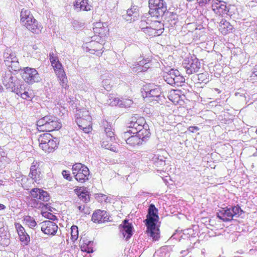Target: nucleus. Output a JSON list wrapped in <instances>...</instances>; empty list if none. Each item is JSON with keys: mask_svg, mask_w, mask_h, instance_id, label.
I'll return each instance as SVG.
<instances>
[{"mask_svg": "<svg viewBox=\"0 0 257 257\" xmlns=\"http://www.w3.org/2000/svg\"><path fill=\"white\" fill-rule=\"evenodd\" d=\"M50 61L52 64H53L56 61H58L57 57L55 56L53 53L49 54Z\"/></svg>", "mask_w": 257, "mask_h": 257, "instance_id": "obj_50", "label": "nucleus"}, {"mask_svg": "<svg viewBox=\"0 0 257 257\" xmlns=\"http://www.w3.org/2000/svg\"><path fill=\"white\" fill-rule=\"evenodd\" d=\"M4 63L10 69L9 71H18L21 70L16 53L10 48H7L4 53Z\"/></svg>", "mask_w": 257, "mask_h": 257, "instance_id": "obj_5", "label": "nucleus"}, {"mask_svg": "<svg viewBox=\"0 0 257 257\" xmlns=\"http://www.w3.org/2000/svg\"><path fill=\"white\" fill-rule=\"evenodd\" d=\"M127 101V106H130L131 104H132L133 102L131 100H126ZM125 106H126L125 104H124Z\"/></svg>", "mask_w": 257, "mask_h": 257, "instance_id": "obj_58", "label": "nucleus"}, {"mask_svg": "<svg viewBox=\"0 0 257 257\" xmlns=\"http://www.w3.org/2000/svg\"><path fill=\"white\" fill-rule=\"evenodd\" d=\"M217 217L225 222L231 221L233 218L231 208L226 207L218 210Z\"/></svg>", "mask_w": 257, "mask_h": 257, "instance_id": "obj_21", "label": "nucleus"}, {"mask_svg": "<svg viewBox=\"0 0 257 257\" xmlns=\"http://www.w3.org/2000/svg\"><path fill=\"white\" fill-rule=\"evenodd\" d=\"M182 65L188 74L198 72L201 66L199 60L195 57L185 59L183 61Z\"/></svg>", "mask_w": 257, "mask_h": 257, "instance_id": "obj_12", "label": "nucleus"}, {"mask_svg": "<svg viewBox=\"0 0 257 257\" xmlns=\"http://www.w3.org/2000/svg\"><path fill=\"white\" fill-rule=\"evenodd\" d=\"M154 164L158 168L164 167L165 164V158L161 155H155L153 158Z\"/></svg>", "mask_w": 257, "mask_h": 257, "instance_id": "obj_28", "label": "nucleus"}, {"mask_svg": "<svg viewBox=\"0 0 257 257\" xmlns=\"http://www.w3.org/2000/svg\"><path fill=\"white\" fill-rule=\"evenodd\" d=\"M21 21L29 31L34 33H38L41 31V26L34 19L29 10L22 9L21 12Z\"/></svg>", "mask_w": 257, "mask_h": 257, "instance_id": "obj_3", "label": "nucleus"}, {"mask_svg": "<svg viewBox=\"0 0 257 257\" xmlns=\"http://www.w3.org/2000/svg\"><path fill=\"white\" fill-rule=\"evenodd\" d=\"M50 119L49 115H46L44 117L39 119L37 122V125L38 130L40 131H46L47 128H45V125L47 124L48 120Z\"/></svg>", "mask_w": 257, "mask_h": 257, "instance_id": "obj_27", "label": "nucleus"}, {"mask_svg": "<svg viewBox=\"0 0 257 257\" xmlns=\"http://www.w3.org/2000/svg\"><path fill=\"white\" fill-rule=\"evenodd\" d=\"M20 240L24 245H28L30 241V236L27 232L19 235Z\"/></svg>", "mask_w": 257, "mask_h": 257, "instance_id": "obj_41", "label": "nucleus"}, {"mask_svg": "<svg viewBox=\"0 0 257 257\" xmlns=\"http://www.w3.org/2000/svg\"><path fill=\"white\" fill-rule=\"evenodd\" d=\"M43 216L45 217L46 218L49 219L50 220H55L56 218V217L55 215L52 214L51 213L49 212H43Z\"/></svg>", "mask_w": 257, "mask_h": 257, "instance_id": "obj_49", "label": "nucleus"}, {"mask_svg": "<svg viewBox=\"0 0 257 257\" xmlns=\"http://www.w3.org/2000/svg\"><path fill=\"white\" fill-rule=\"evenodd\" d=\"M148 14H146V16H144L141 18V21L140 22V27L141 29L143 27H145L146 24L147 26L148 25H152L153 26V22L154 23V19L153 20H150L149 18L150 17V15H147Z\"/></svg>", "mask_w": 257, "mask_h": 257, "instance_id": "obj_31", "label": "nucleus"}, {"mask_svg": "<svg viewBox=\"0 0 257 257\" xmlns=\"http://www.w3.org/2000/svg\"><path fill=\"white\" fill-rule=\"evenodd\" d=\"M28 205L29 206L32 208H37L40 207V205H39L38 202L35 199H31L29 201Z\"/></svg>", "mask_w": 257, "mask_h": 257, "instance_id": "obj_47", "label": "nucleus"}, {"mask_svg": "<svg viewBox=\"0 0 257 257\" xmlns=\"http://www.w3.org/2000/svg\"><path fill=\"white\" fill-rule=\"evenodd\" d=\"M189 131L191 132H194L195 130H198V128L197 126H190L189 127Z\"/></svg>", "mask_w": 257, "mask_h": 257, "instance_id": "obj_56", "label": "nucleus"}, {"mask_svg": "<svg viewBox=\"0 0 257 257\" xmlns=\"http://www.w3.org/2000/svg\"><path fill=\"white\" fill-rule=\"evenodd\" d=\"M58 78L59 79L60 81V85H61L62 88H65V89H67L69 87V86L67 85V79L66 77L65 73H59L57 75Z\"/></svg>", "mask_w": 257, "mask_h": 257, "instance_id": "obj_34", "label": "nucleus"}, {"mask_svg": "<svg viewBox=\"0 0 257 257\" xmlns=\"http://www.w3.org/2000/svg\"><path fill=\"white\" fill-rule=\"evenodd\" d=\"M151 26V25L146 26V27H143L142 28V30L149 36H155L157 33V30L155 29L152 28Z\"/></svg>", "mask_w": 257, "mask_h": 257, "instance_id": "obj_38", "label": "nucleus"}, {"mask_svg": "<svg viewBox=\"0 0 257 257\" xmlns=\"http://www.w3.org/2000/svg\"><path fill=\"white\" fill-rule=\"evenodd\" d=\"M74 7L77 11H85L90 10L91 6L88 4V0H76Z\"/></svg>", "mask_w": 257, "mask_h": 257, "instance_id": "obj_23", "label": "nucleus"}, {"mask_svg": "<svg viewBox=\"0 0 257 257\" xmlns=\"http://www.w3.org/2000/svg\"><path fill=\"white\" fill-rule=\"evenodd\" d=\"M101 197H102L103 200L106 201V200L107 199V197H106V196L105 195L102 194Z\"/></svg>", "mask_w": 257, "mask_h": 257, "instance_id": "obj_59", "label": "nucleus"}, {"mask_svg": "<svg viewBox=\"0 0 257 257\" xmlns=\"http://www.w3.org/2000/svg\"><path fill=\"white\" fill-rule=\"evenodd\" d=\"M93 243V241H87L84 242L80 246L81 251L88 253H92L94 251L92 247Z\"/></svg>", "mask_w": 257, "mask_h": 257, "instance_id": "obj_29", "label": "nucleus"}, {"mask_svg": "<svg viewBox=\"0 0 257 257\" xmlns=\"http://www.w3.org/2000/svg\"><path fill=\"white\" fill-rule=\"evenodd\" d=\"M21 75L24 80L29 84L32 85L41 80L40 74L35 68H24L22 70Z\"/></svg>", "mask_w": 257, "mask_h": 257, "instance_id": "obj_8", "label": "nucleus"}, {"mask_svg": "<svg viewBox=\"0 0 257 257\" xmlns=\"http://www.w3.org/2000/svg\"><path fill=\"white\" fill-rule=\"evenodd\" d=\"M178 74V70L171 69L168 73L164 74L163 76L164 79L165 81L169 84L171 85V83L169 81L170 79H174L173 78Z\"/></svg>", "mask_w": 257, "mask_h": 257, "instance_id": "obj_30", "label": "nucleus"}, {"mask_svg": "<svg viewBox=\"0 0 257 257\" xmlns=\"http://www.w3.org/2000/svg\"><path fill=\"white\" fill-rule=\"evenodd\" d=\"M109 219L107 212L104 210H97L95 211L92 215L91 220L95 223H104L107 221Z\"/></svg>", "mask_w": 257, "mask_h": 257, "instance_id": "obj_18", "label": "nucleus"}, {"mask_svg": "<svg viewBox=\"0 0 257 257\" xmlns=\"http://www.w3.org/2000/svg\"><path fill=\"white\" fill-rule=\"evenodd\" d=\"M159 218L158 209L154 204H151L149 206L148 214L144 222L147 226L148 234L155 241L160 238L159 226L158 225Z\"/></svg>", "mask_w": 257, "mask_h": 257, "instance_id": "obj_1", "label": "nucleus"}, {"mask_svg": "<svg viewBox=\"0 0 257 257\" xmlns=\"http://www.w3.org/2000/svg\"><path fill=\"white\" fill-rule=\"evenodd\" d=\"M199 5L200 6H203L207 3H208L210 0H197Z\"/></svg>", "mask_w": 257, "mask_h": 257, "instance_id": "obj_55", "label": "nucleus"}, {"mask_svg": "<svg viewBox=\"0 0 257 257\" xmlns=\"http://www.w3.org/2000/svg\"><path fill=\"white\" fill-rule=\"evenodd\" d=\"M24 221H25L27 225L31 228L35 227L37 225V223L34 218L29 215L24 216Z\"/></svg>", "mask_w": 257, "mask_h": 257, "instance_id": "obj_35", "label": "nucleus"}, {"mask_svg": "<svg viewBox=\"0 0 257 257\" xmlns=\"http://www.w3.org/2000/svg\"><path fill=\"white\" fill-rule=\"evenodd\" d=\"M71 234L72 238L76 239L78 235V230L77 226L73 225L71 228Z\"/></svg>", "mask_w": 257, "mask_h": 257, "instance_id": "obj_45", "label": "nucleus"}, {"mask_svg": "<svg viewBox=\"0 0 257 257\" xmlns=\"http://www.w3.org/2000/svg\"><path fill=\"white\" fill-rule=\"evenodd\" d=\"M119 229L126 240H128L133 235V226L127 219L124 220L122 224L119 225Z\"/></svg>", "mask_w": 257, "mask_h": 257, "instance_id": "obj_16", "label": "nucleus"}, {"mask_svg": "<svg viewBox=\"0 0 257 257\" xmlns=\"http://www.w3.org/2000/svg\"><path fill=\"white\" fill-rule=\"evenodd\" d=\"M30 193L32 197L41 201L48 202L50 200V197L48 192L41 189L34 188L31 190Z\"/></svg>", "mask_w": 257, "mask_h": 257, "instance_id": "obj_17", "label": "nucleus"}, {"mask_svg": "<svg viewBox=\"0 0 257 257\" xmlns=\"http://www.w3.org/2000/svg\"><path fill=\"white\" fill-rule=\"evenodd\" d=\"M197 77L199 83H204L206 84L209 81V76L206 72L198 74L197 75Z\"/></svg>", "mask_w": 257, "mask_h": 257, "instance_id": "obj_36", "label": "nucleus"}, {"mask_svg": "<svg viewBox=\"0 0 257 257\" xmlns=\"http://www.w3.org/2000/svg\"><path fill=\"white\" fill-rule=\"evenodd\" d=\"M5 208H6V206L4 205H3L2 204H0V210L5 209Z\"/></svg>", "mask_w": 257, "mask_h": 257, "instance_id": "obj_60", "label": "nucleus"}, {"mask_svg": "<svg viewBox=\"0 0 257 257\" xmlns=\"http://www.w3.org/2000/svg\"><path fill=\"white\" fill-rule=\"evenodd\" d=\"M29 176L32 178L33 180L35 181L37 183H40V180L42 178L41 173L39 170H36L35 171H33V172H30Z\"/></svg>", "mask_w": 257, "mask_h": 257, "instance_id": "obj_33", "label": "nucleus"}, {"mask_svg": "<svg viewBox=\"0 0 257 257\" xmlns=\"http://www.w3.org/2000/svg\"><path fill=\"white\" fill-rule=\"evenodd\" d=\"M72 171L75 179L80 183H84L89 179L90 172L88 168L81 163L74 164Z\"/></svg>", "mask_w": 257, "mask_h": 257, "instance_id": "obj_6", "label": "nucleus"}, {"mask_svg": "<svg viewBox=\"0 0 257 257\" xmlns=\"http://www.w3.org/2000/svg\"><path fill=\"white\" fill-rule=\"evenodd\" d=\"M124 19L129 22H132L138 20L139 17V8L138 6H133L126 11V13L122 16Z\"/></svg>", "mask_w": 257, "mask_h": 257, "instance_id": "obj_19", "label": "nucleus"}, {"mask_svg": "<svg viewBox=\"0 0 257 257\" xmlns=\"http://www.w3.org/2000/svg\"><path fill=\"white\" fill-rule=\"evenodd\" d=\"M44 205L45 206V207H46V209H48L49 210L52 211L50 209V206L48 204H46V205Z\"/></svg>", "mask_w": 257, "mask_h": 257, "instance_id": "obj_62", "label": "nucleus"}, {"mask_svg": "<svg viewBox=\"0 0 257 257\" xmlns=\"http://www.w3.org/2000/svg\"><path fill=\"white\" fill-rule=\"evenodd\" d=\"M40 147L45 152L50 153L54 151L58 144V139L53 138L49 133L41 135L38 139Z\"/></svg>", "mask_w": 257, "mask_h": 257, "instance_id": "obj_4", "label": "nucleus"}, {"mask_svg": "<svg viewBox=\"0 0 257 257\" xmlns=\"http://www.w3.org/2000/svg\"><path fill=\"white\" fill-rule=\"evenodd\" d=\"M162 93L160 86H155L154 88L146 89L145 94L146 97L152 98V100H157Z\"/></svg>", "mask_w": 257, "mask_h": 257, "instance_id": "obj_22", "label": "nucleus"}, {"mask_svg": "<svg viewBox=\"0 0 257 257\" xmlns=\"http://www.w3.org/2000/svg\"><path fill=\"white\" fill-rule=\"evenodd\" d=\"M132 133H131V132L130 131V130H127V131L123 133V134H122V138L125 140V141L126 142V140L129 137H131V136H130Z\"/></svg>", "mask_w": 257, "mask_h": 257, "instance_id": "obj_52", "label": "nucleus"}, {"mask_svg": "<svg viewBox=\"0 0 257 257\" xmlns=\"http://www.w3.org/2000/svg\"><path fill=\"white\" fill-rule=\"evenodd\" d=\"M54 69L55 70L56 75H58L59 73H63L64 72L62 64L58 61L55 62L53 64H52Z\"/></svg>", "mask_w": 257, "mask_h": 257, "instance_id": "obj_39", "label": "nucleus"}, {"mask_svg": "<svg viewBox=\"0 0 257 257\" xmlns=\"http://www.w3.org/2000/svg\"><path fill=\"white\" fill-rule=\"evenodd\" d=\"M149 7L150 10L147 15L154 19V23L160 25V21L165 16L167 11L166 2L164 0H149Z\"/></svg>", "mask_w": 257, "mask_h": 257, "instance_id": "obj_2", "label": "nucleus"}, {"mask_svg": "<svg viewBox=\"0 0 257 257\" xmlns=\"http://www.w3.org/2000/svg\"><path fill=\"white\" fill-rule=\"evenodd\" d=\"M144 131L140 133H136L135 135L131 136L126 140V143L131 146H140L145 143L150 136L149 131L143 130Z\"/></svg>", "mask_w": 257, "mask_h": 257, "instance_id": "obj_10", "label": "nucleus"}, {"mask_svg": "<svg viewBox=\"0 0 257 257\" xmlns=\"http://www.w3.org/2000/svg\"><path fill=\"white\" fill-rule=\"evenodd\" d=\"M109 99L107 100V103L111 106H116L117 105H123V102L122 100H120L117 98L113 97L112 96H109Z\"/></svg>", "mask_w": 257, "mask_h": 257, "instance_id": "obj_37", "label": "nucleus"}, {"mask_svg": "<svg viewBox=\"0 0 257 257\" xmlns=\"http://www.w3.org/2000/svg\"><path fill=\"white\" fill-rule=\"evenodd\" d=\"M78 208L80 211H82L84 209V207L82 206H79L78 207Z\"/></svg>", "mask_w": 257, "mask_h": 257, "instance_id": "obj_61", "label": "nucleus"}, {"mask_svg": "<svg viewBox=\"0 0 257 257\" xmlns=\"http://www.w3.org/2000/svg\"><path fill=\"white\" fill-rule=\"evenodd\" d=\"M41 224V230L45 234L50 235L56 234L58 227L55 223L50 220H46L42 222Z\"/></svg>", "mask_w": 257, "mask_h": 257, "instance_id": "obj_15", "label": "nucleus"}, {"mask_svg": "<svg viewBox=\"0 0 257 257\" xmlns=\"http://www.w3.org/2000/svg\"><path fill=\"white\" fill-rule=\"evenodd\" d=\"M21 91H22L23 92H24V90H26L25 88L23 89V86L22 85H21L20 88H19Z\"/></svg>", "mask_w": 257, "mask_h": 257, "instance_id": "obj_63", "label": "nucleus"}, {"mask_svg": "<svg viewBox=\"0 0 257 257\" xmlns=\"http://www.w3.org/2000/svg\"><path fill=\"white\" fill-rule=\"evenodd\" d=\"M91 117L88 111H83L76 114L75 121L80 128L83 130L85 133H88L90 131L89 127Z\"/></svg>", "mask_w": 257, "mask_h": 257, "instance_id": "obj_9", "label": "nucleus"}, {"mask_svg": "<svg viewBox=\"0 0 257 257\" xmlns=\"http://www.w3.org/2000/svg\"><path fill=\"white\" fill-rule=\"evenodd\" d=\"M150 68L149 66L146 65L145 66H141L136 64L135 66L133 68V71L136 72H146Z\"/></svg>", "mask_w": 257, "mask_h": 257, "instance_id": "obj_43", "label": "nucleus"}, {"mask_svg": "<svg viewBox=\"0 0 257 257\" xmlns=\"http://www.w3.org/2000/svg\"><path fill=\"white\" fill-rule=\"evenodd\" d=\"M169 17V20L168 21H175L178 19V16L176 14L169 12L167 11L165 14V16L163 17V19H166V17Z\"/></svg>", "mask_w": 257, "mask_h": 257, "instance_id": "obj_44", "label": "nucleus"}, {"mask_svg": "<svg viewBox=\"0 0 257 257\" xmlns=\"http://www.w3.org/2000/svg\"><path fill=\"white\" fill-rule=\"evenodd\" d=\"M79 198L84 200V201H86L87 200V198H89V197H87V195L85 194V193L83 192H81L80 194H79Z\"/></svg>", "mask_w": 257, "mask_h": 257, "instance_id": "obj_53", "label": "nucleus"}, {"mask_svg": "<svg viewBox=\"0 0 257 257\" xmlns=\"http://www.w3.org/2000/svg\"><path fill=\"white\" fill-rule=\"evenodd\" d=\"M17 95L20 96L23 99L26 100H32L34 97V94L32 90H24V92L19 88L16 93Z\"/></svg>", "mask_w": 257, "mask_h": 257, "instance_id": "obj_26", "label": "nucleus"}, {"mask_svg": "<svg viewBox=\"0 0 257 257\" xmlns=\"http://www.w3.org/2000/svg\"><path fill=\"white\" fill-rule=\"evenodd\" d=\"M101 126L104 130L106 137V141H102L101 145L106 149L111 150L112 143L115 141L114 133L112 131V124L110 122L103 120L101 122Z\"/></svg>", "mask_w": 257, "mask_h": 257, "instance_id": "obj_7", "label": "nucleus"}, {"mask_svg": "<svg viewBox=\"0 0 257 257\" xmlns=\"http://www.w3.org/2000/svg\"><path fill=\"white\" fill-rule=\"evenodd\" d=\"M50 119L48 120L47 124L45 125L47 132H51L58 130L62 127V124L58 118L53 115H50Z\"/></svg>", "mask_w": 257, "mask_h": 257, "instance_id": "obj_20", "label": "nucleus"}, {"mask_svg": "<svg viewBox=\"0 0 257 257\" xmlns=\"http://www.w3.org/2000/svg\"><path fill=\"white\" fill-rule=\"evenodd\" d=\"M174 79H170L169 80V81L171 83V85H181V83L182 82H184L185 78L180 75V72L178 71V74L176 75V76H175V78H173Z\"/></svg>", "mask_w": 257, "mask_h": 257, "instance_id": "obj_32", "label": "nucleus"}, {"mask_svg": "<svg viewBox=\"0 0 257 257\" xmlns=\"http://www.w3.org/2000/svg\"><path fill=\"white\" fill-rule=\"evenodd\" d=\"M10 242L9 234L4 227H0V245L8 246Z\"/></svg>", "mask_w": 257, "mask_h": 257, "instance_id": "obj_25", "label": "nucleus"}, {"mask_svg": "<svg viewBox=\"0 0 257 257\" xmlns=\"http://www.w3.org/2000/svg\"><path fill=\"white\" fill-rule=\"evenodd\" d=\"M111 83V81L109 79H103L102 81V85L107 91L111 89L112 86Z\"/></svg>", "mask_w": 257, "mask_h": 257, "instance_id": "obj_42", "label": "nucleus"}, {"mask_svg": "<svg viewBox=\"0 0 257 257\" xmlns=\"http://www.w3.org/2000/svg\"><path fill=\"white\" fill-rule=\"evenodd\" d=\"M137 64L141 66L142 67H143V66H145L146 65L150 66L149 62H147L146 60H142L138 62Z\"/></svg>", "mask_w": 257, "mask_h": 257, "instance_id": "obj_51", "label": "nucleus"}, {"mask_svg": "<svg viewBox=\"0 0 257 257\" xmlns=\"http://www.w3.org/2000/svg\"><path fill=\"white\" fill-rule=\"evenodd\" d=\"M63 177L68 181L72 180V177L70 175V172L66 170H63L62 172Z\"/></svg>", "mask_w": 257, "mask_h": 257, "instance_id": "obj_48", "label": "nucleus"}, {"mask_svg": "<svg viewBox=\"0 0 257 257\" xmlns=\"http://www.w3.org/2000/svg\"><path fill=\"white\" fill-rule=\"evenodd\" d=\"M102 26V24H101V23H97L95 25V28H93V29H97V28H100Z\"/></svg>", "mask_w": 257, "mask_h": 257, "instance_id": "obj_57", "label": "nucleus"}, {"mask_svg": "<svg viewBox=\"0 0 257 257\" xmlns=\"http://www.w3.org/2000/svg\"><path fill=\"white\" fill-rule=\"evenodd\" d=\"M212 10L218 16H222L228 14L229 12V7L226 5L225 2L215 0L212 2Z\"/></svg>", "mask_w": 257, "mask_h": 257, "instance_id": "obj_13", "label": "nucleus"}, {"mask_svg": "<svg viewBox=\"0 0 257 257\" xmlns=\"http://www.w3.org/2000/svg\"><path fill=\"white\" fill-rule=\"evenodd\" d=\"M38 169V166H37V162H34L32 166H31L30 168V172H33V171H35L36 170H37Z\"/></svg>", "mask_w": 257, "mask_h": 257, "instance_id": "obj_54", "label": "nucleus"}, {"mask_svg": "<svg viewBox=\"0 0 257 257\" xmlns=\"http://www.w3.org/2000/svg\"><path fill=\"white\" fill-rule=\"evenodd\" d=\"M145 121L143 118H137L134 116L131 118L130 122L128 123L127 127L130 128L131 133H140L141 132L144 133L143 130L149 131L148 124H144Z\"/></svg>", "mask_w": 257, "mask_h": 257, "instance_id": "obj_11", "label": "nucleus"}, {"mask_svg": "<svg viewBox=\"0 0 257 257\" xmlns=\"http://www.w3.org/2000/svg\"><path fill=\"white\" fill-rule=\"evenodd\" d=\"M219 26V30L223 35H226L231 32L234 29L233 26L229 22L223 19L220 21Z\"/></svg>", "mask_w": 257, "mask_h": 257, "instance_id": "obj_24", "label": "nucleus"}, {"mask_svg": "<svg viewBox=\"0 0 257 257\" xmlns=\"http://www.w3.org/2000/svg\"><path fill=\"white\" fill-rule=\"evenodd\" d=\"M14 79L15 78L12 76L11 71L6 72L3 76V83L8 90L16 93L19 87L16 88Z\"/></svg>", "mask_w": 257, "mask_h": 257, "instance_id": "obj_14", "label": "nucleus"}, {"mask_svg": "<svg viewBox=\"0 0 257 257\" xmlns=\"http://www.w3.org/2000/svg\"><path fill=\"white\" fill-rule=\"evenodd\" d=\"M252 73L254 75V76H257V71H253Z\"/></svg>", "mask_w": 257, "mask_h": 257, "instance_id": "obj_64", "label": "nucleus"}, {"mask_svg": "<svg viewBox=\"0 0 257 257\" xmlns=\"http://www.w3.org/2000/svg\"><path fill=\"white\" fill-rule=\"evenodd\" d=\"M15 227L17 229L19 236L21 234L22 235L23 234L26 232L25 228L20 224H19V223L15 224Z\"/></svg>", "mask_w": 257, "mask_h": 257, "instance_id": "obj_46", "label": "nucleus"}, {"mask_svg": "<svg viewBox=\"0 0 257 257\" xmlns=\"http://www.w3.org/2000/svg\"><path fill=\"white\" fill-rule=\"evenodd\" d=\"M230 208L233 217L234 216L238 217L243 212V211L238 205L234 206Z\"/></svg>", "mask_w": 257, "mask_h": 257, "instance_id": "obj_40", "label": "nucleus"}]
</instances>
